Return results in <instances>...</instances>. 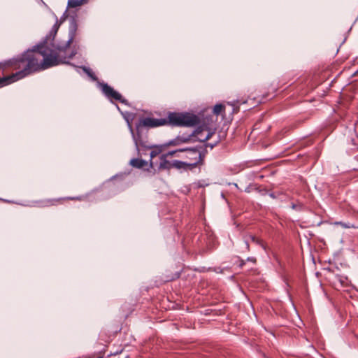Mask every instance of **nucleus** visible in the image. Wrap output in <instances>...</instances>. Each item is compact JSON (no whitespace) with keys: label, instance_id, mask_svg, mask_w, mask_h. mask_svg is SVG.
<instances>
[{"label":"nucleus","instance_id":"obj_3","mask_svg":"<svg viewBox=\"0 0 358 358\" xmlns=\"http://www.w3.org/2000/svg\"><path fill=\"white\" fill-rule=\"evenodd\" d=\"M180 152L183 153L182 156L176 155L177 157H184L189 160L187 162L189 169L192 170L198 165L203 164L204 158L206 157V150L205 148L201 146H196L194 148H185L179 149Z\"/></svg>","mask_w":358,"mask_h":358},{"label":"nucleus","instance_id":"obj_24","mask_svg":"<svg viewBox=\"0 0 358 358\" xmlns=\"http://www.w3.org/2000/svg\"><path fill=\"white\" fill-rule=\"evenodd\" d=\"M9 78H0V87H3V84L6 83V80H8Z\"/></svg>","mask_w":358,"mask_h":358},{"label":"nucleus","instance_id":"obj_25","mask_svg":"<svg viewBox=\"0 0 358 358\" xmlns=\"http://www.w3.org/2000/svg\"><path fill=\"white\" fill-rule=\"evenodd\" d=\"M245 261L252 262L253 264H255L257 262L256 258L254 257H249Z\"/></svg>","mask_w":358,"mask_h":358},{"label":"nucleus","instance_id":"obj_34","mask_svg":"<svg viewBox=\"0 0 358 358\" xmlns=\"http://www.w3.org/2000/svg\"><path fill=\"white\" fill-rule=\"evenodd\" d=\"M97 358H101V357H97Z\"/></svg>","mask_w":358,"mask_h":358},{"label":"nucleus","instance_id":"obj_6","mask_svg":"<svg viewBox=\"0 0 358 358\" xmlns=\"http://www.w3.org/2000/svg\"><path fill=\"white\" fill-rule=\"evenodd\" d=\"M129 127L136 147V150L137 151V155L141 157V152L143 151L144 150H150L152 148V145H148L147 143L141 138V136L138 133L137 134H135L131 127Z\"/></svg>","mask_w":358,"mask_h":358},{"label":"nucleus","instance_id":"obj_30","mask_svg":"<svg viewBox=\"0 0 358 358\" xmlns=\"http://www.w3.org/2000/svg\"><path fill=\"white\" fill-rule=\"evenodd\" d=\"M66 13H67V10H65V13H64L63 16L62 17L61 20H62L63 17H64V16H65V15H66Z\"/></svg>","mask_w":358,"mask_h":358},{"label":"nucleus","instance_id":"obj_1","mask_svg":"<svg viewBox=\"0 0 358 358\" xmlns=\"http://www.w3.org/2000/svg\"><path fill=\"white\" fill-rule=\"evenodd\" d=\"M77 29L76 20L72 17L69 24L68 39L57 43L54 45V49L47 46L46 42L41 43L21 55L4 63H0V69L11 66L15 69H20L10 76H5L4 78H10L6 80L3 86L20 80L32 73L43 71L60 64H68L76 67V65L71 64L69 60L72 59L78 52L76 45L71 46L76 38Z\"/></svg>","mask_w":358,"mask_h":358},{"label":"nucleus","instance_id":"obj_4","mask_svg":"<svg viewBox=\"0 0 358 358\" xmlns=\"http://www.w3.org/2000/svg\"><path fill=\"white\" fill-rule=\"evenodd\" d=\"M166 125L193 127L199 123L196 115L189 113L171 112L166 118Z\"/></svg>","mask_w":358,"mask_h":358},{"label":"nucleus","instance_id":"obj_5","mask_svg":"<svg viewBox=\"0 0 358 358\" xmlns=\"http://www.w3.org/2000/svg\"><path fill=\"white\" fill-rule=\"evenodd\" d=\"M101 90L103 94L109 99H115L119 101L122 103L127 104V101L124 99L122 95L115 91L112 87L107 83H100Z\"/></svg>","mask_w":358,"mask_h":358},{"label":"nucleus","instance_id":"obj_10","mask_svg":"<svg viewBox=\"0 0 358 358\" xmlns=\"http://www.w3.org/2000/svg\"><path fill=\"white\" fill-rule=\"evenodd\" d=\"M129 164L135 168L141 169L148 165V162L139 158H133L130 160Z\"/></svg>","mask_w":358,"mask_h":358},{"label":"nucleus","instance_id":"obj_18","mask_svg":"<svg viewBox=\"0 0 358 358\" xmlns=\"http://www.w3.org/2000/svg\"><path fill=\"white\" fill-rule=\"evenodd\" d=\"M224 111V106L222 104H216L213 108V113L218 115Z\"/></svg>","mask_w":358,"mask_h":358},{"label":"nucleus","instance_id":"obj_29","mask_svg":"<svg viewBox=\"0 0 358 358\" xmlns=\"http://www.w3.org/2000/svg\"><path fill=\"white\" fill-rule=\"evenodd\" d=\"M148 150H144L143 151H142L141 152V156L147 155V151H148Z\"/></svg>","mask_w":358,"mask_h":358},{"label":"nucleus","instance_id":"obj_12","mask_svg":"<svg viewBox=\"0 0 358 358\" xmlns=\"http://www.w3.org/2000/svg\"><path fill=\"white\" fill-rule=\"evenodd\" d=\"M173 168L176 169H189L188 164L187 162H182L180 160H173L172 161Z\"/></svg>","mask_w":358,"mask_h":358},{"label":"nucleus","instance_id":"obj_21","mask_svg":"<svg viewBox=\"0 0 358 358\" xmlns=\"http://www.w3.org/2000/svg\"><path fill=\"white\" fill-rule=\"evenodd\" d=\"M216 145H217V143H206L204 144L203 146H201V147L205 148V150H206V148L210 147V149H213Z\"/></svg>","mask_w":358,"mask_h":358},{"label":"nucleus","instance_id":"obj_9","mask_svg":"<svg viewBox=\"0 0 358 358\" xmlns=\"http://www.w3.org/2000/svg\"><path fill=\"white\" fill-rule=\"evenodd\" d=\"M166 155H162L160 156V162L159 169H171L173 168L172 162L167 160Z\"/></svg>","mask_w":358,"mask_h":358},{"label":"nucleus","instance_id":"obj_14","mask_svg":"<svg viewBox=\"0 0 358 358\" xmlns=\"http://www.w3.org/2000/svg\"><path fill=\"white\" fill-rule=\"evenodd\" d=\"M199 131H201L199 129H198ZM201 131L199 133V135H197V138L196 139H192V141L194 142V141H200V142H206V141H208L212 136L213 133L211 132H208V134L203 137L201 135L199 136L201 134Z\"/></svg>","mask_w":358,"mask_h":358},{"label":"nucleus","instance_id":"obj_13","mask_svg":"<svg viewBox=\"0 0 358 358\" xmlns=\"http://www.w3.org/2000/svg\"><path fill=\"white\" fill-rule=\"evenodd\" d=\"M88 0H69L68 1V7L69 8H76L83 4L87 3Z\"/></svg>","mask_w":358,"mask_h":358},{"label":"nucleus","instance_id":"obj_11","mask_svg":"<svg viewBox=\"0 0 358 358\" xmlns=\"http://www.w3.org/2000/svg\"><path fill=\"white\" fill-rule=\"evenodd\" d=\"M162 152V149L159 147H154L150 150V166L151 168H153L155 166L154 162L152 161V159L159 155Z\"/></svg>","mask_w":358,"mask_h":358},{"label":"nucleus","instance_id":"obj_19","mask_svg":"<svg viewBox=\"0 0 358 358\" xmlns=\"http://www.w3.org/2000/svg\"><path fill=\"white\" fill-rule=\"evenodd\" d=\"M335 225H340L344 229H350V228H355V225L353 224H351L350 222H335Z\"/></svg>","mask_w":358,"mask_h":358},{"label":"nucleus","instance_id":"obj_31","mask_svg":"<svg viewBox=\"0 0 358 358\" xmlns=\"http://www.w3.org/2000/svg\"><path fill=\"white\" fill-rule=\"evenodd\" d=\"M358 73V71L355 72L354 76L357 75Z\"/></svg>","mask_w":358,"mask_h":358},{"label":"nucleus","instance_id":"obj_33","mask_svg":"<svg viewBox=\"0 0 358 358\" xmlns=\"http://www.w3.org/2000/svg\"><path fill=\"white\" fill-rule=\"evenodd\" d=\"M124 358H129V357L127 355V356H126Z\"/></svg>","mask_w":358,"mask_h":358},{"label":"nucleus","instance_id":"obj_7","mask_svg":"<svg viewBox=\"0 0 358 358\" xmlns=\"http://www.w3.org/2000/svg\"><path fill=\"white\" fill-rule=\"evenodd\" d=\"M140 124L150 128L166 125L165 118L145 117L140 121Z\"/></svg>","mask_w":358,"mask_h":358},{"label":"nucleus","instance_id":"obj_2","mask_svg":"<svg viewBox=\"0 0 358 358\" xmlns=\"http://www.w3.org/2000/svg\"><path fill=\"white\" fill-rule=\"evenodd\" d=\"M77 29L76 20L72 17L69 24L68 39L57 43L54 45V49L47 46L46 42L41 43L21 55L4 63H0V69L11 66L15 69H20L10 76H5L4 78H10L6 80L3 86L20 80L32 73L43 71L60 64H68L76 67V65L71 64L69 60L72 59L78 52L76 45L71 46L76 38Z\"/></svg>","mask_w":358,"mask_h":358},{"label":"nucleus","instance_id":"obj_17","mask_svg":"<svg viewBox=\"0 0 358 358\" xmlns=\"http://www.w3.org/2000/svg\"><path fill=\"white\" fill-rule=\"evenodd\" d=\"M83 71L89 76L91 78H92L93 80H96V76L94 75V72L88 67H86L85 66H82L81 67Z\"/></svg>","mask_w":358,"mask_h":358},{"label":"nucleus","instance_id":"obj_16","mask_svg":"<svg viewBox=\"0 0 358 358\" xmlns=\"http://www.w3.org/2000/svg\"><path fill=\"white\" fill-rule=\"evenodd\" d=\"M250 239L251 241L256 243L257 245H259V246H261L265 251L266 250V245L263 243V241L257 238H256L255 236H250Z\"/></svg>","mask_w":358,"mask_h":358},{"label":"nucleus","instance_id":"obj_26","mask_svg":"<svg viewBox=\"0 0 358 358\" xmlns=\"http://www.w3.org/2000/svg\"><path fill=\"white\" fill-rule=\"evenodd\" d=\"M245 264V260L239 259V267L243 268V266Z\"/></svg>","mask_w":358,"mask_h":358},{"label":"nucleus","instance_id":"obj_15","mask_svg":"<svg viewBox=\"0 0 358 358\" xmlns=\"http://www.w3.org/2000/svg\"><path fill=\"white\" fill-rule=\"evenodd\" d=\"M60 24L61 22H59L57 18L56 17V22L55 23V24L52 26L51 30H50V36H53L55 37V36L56 35L58 29H59V27L60 26Z\"/></svg>","mask_w":358,"mask_h":358},{"label":"nucleus","instance_id":"obj_27","mask_svg":"<svg viewBox=\"0 0 358 358\" xmlns=\"http://www.w3.org/2000/svg\"><path fill=\"white\" fill-rule=\"evenodd\" d=\"M268 195H269V196H270L271 198H272V199H275V198H276V196H275V194H274V193H273V192L269 193V194H268Z\"/></svg>","mask_w":358,"mask_h":358},{"label":"nucleus","instance_id":"obj_32","mask_svg":"<svg viewBox=\"0 0 358 358\" xmlns=\"http://www.w3.org/2000/svg\"><path fill=\"white\" fill-rule=\"evenodd\" d=\"M116 107H117V108L118 110H120V108H119V106H118L117 105H116Z\"/></svg>","mask_w":358,"mask_h":358},{"label":"nucleus","instance_id":"obj_23","mask_svg":"<svg viewBox=\"0 0 358 358\" xmlns=\"http://www.w3.org/2000/svg\"><path fill=\"white\" fill-rule=\"evenodd\" d=\"M291 207L292 209L296 210H300L301 209V205H296L295 203H292Z\"/></svg>","mask_w":358,"mask_h":358},{"label":"nucleus","instance_id":"obj_20","mask_svg":"<svg viewBox=\"0 0 358 358\" xmlns=\"http://www.w3.org/2000/svg\"><path fill=\"white\" fill-rule=\"evenodd\" d=\"M180 144H182V143L180 142V141L179 140L178 136H176L174 139L171 140L167 143V145H173V146L179 145Z\"/></svg>","mask_w":358,"mask_h":358},{"label":"nucleus","instance_id":"obj_28","mask_svg":"<svg viewBox=\"0 0 358 358\" xmlns=\"http://www.w3.org/2000/svg\"><path fill=\"white\" fill-rule=\"evenodd\" d=\"M247 250H250V245L247 241H245Z\"/></svg>","mask_w":358,"mask_h":358},{"label":"nucleus","instance_id":"obj_22","mask_svg":"<svg viewBox=\"0 0 358 358\" xmlns=\"http://www.w3.org/2000/svg\"><path fill=\"white\" fill-rule=\"evenodd\" d=\"M178 152H180L179 149L176 150L169 151L165 155H166V157L173 156V155H176Z\"/></svg>","mask_w":358,"mask_h":358},{"label":"nucleus","instance_id":"obj_8","mask_svg":"<svg viewBox=\"0 0 358 358\" xmlns=\"http://www.w3.org/2000/svg\"><path fill=\"white\" fill-rule=\"evenodd\" d=\"M201 131L198 129L194 130L191 134H182L177 136L182 143H185L191 141L194 137V136H197L199 134Z\"/></svg>","mask_w":358,"mask_h":358}]
</instances>
